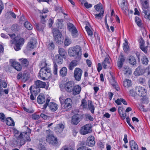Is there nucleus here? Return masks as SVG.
<instances>
[{"label":"nucleus","mask_w":150,"mask_h":150,"mask_svg":"<svg viewBox=\"0 0 150 150\" xmlns=\"http://www.w3.org/2000/svg\"><path fill=\"white\" fill-rule=\"evenodd\" d=\"M50 98L49 96H47V98L46 99V100L45 103L43 105V107L42 109H45L47 107L48 103L50 101Z\"/></svg>","instance_id":"603ef678"},{"label":"nucleus","mask_w":150,"mask_h":150,"mask_svg":"<svg viewBox=\"0 0 150 150\" xmlns=\"http://www.w3.org/2000/svg\"><path fill=\"white\" fill-rule=\"evenodd\" d=\"M82 71L79 68H76L75 69L74 72V76L75 79L77 81L81 80Z\"/></svg>","instance_id":"9b49d317"},{"label":"nucleus","mask_w":150,"mask_h":150,"mask_svg":"<svg viewBox=\"0 0 150 150\" xmlns=\"http://www.w3.org/2000/svg\"><path fill=\"white\" fill-rule=\"evenodd\" d=\"M94 8L98 12H100L101 11H104L103 9L102 4L100 3L94 6Z\"/></svg>","instance_id":"37998d69"},{"label":"nucleus","mask_w":150,"mask_h":150,"mask_svg":"<svg viewBox=\"0 0 150 150\" xmlns=\"http://www.w3.org/2000/svg\"><path fill=\"white\" fill-rule=\"evenodd\" d=\"M67 28L71 33L72 35L74 37H76L78 36L77 30L73 24L70 23H68Z\"/></svg>","instance_id":"0eeeda50"},{"label":"nucleus","mask_w":150,"mask_h":150,"mask_svg":"<svg viewBox=\"0 0 150 150\" xmlns=\"http://www.w3.org/2000/svg\"><path fill=\"white\" fill-rule=\"evenodd\" d=\"M91 131V125L88 124L83 126L81 129L80 133L83 135H85L90 133Z\"/></svg>","instance_id":"9d476101"},{"label":"nucleus","mask_w":150,"mask_h":150,"mask_svg":"<svg viewBox=\"0 0 150 150\" xmlns=\"http://www.w3.org/2000/svg\"><path fill=\"white\" fill-rule=\"evenodd\" d=\"M142 63L145 64V65H146L148 64V58L146 57V56H144L143 57L142 59Z\"/></svg>","instance_id":"4d7b16f0"},{"label":"nucleus","mask_w":150,"mask_h":150,"mask_svg":"<svg viewBox=\"0 0 150 150\" xmlns=\"http://www.w3.org/2000/svg\"><path fill=\"white\" fill-rule=\"evenodd\" d=\"M40 118V116L38 115L33 114L32 115V119L34 120H38Z\"/></svg>","instance_id":"052dcab7"},{"label":"nucleus","mask_w":150,"mask_h":150,"mask_svg":"<svg viewBox=\"0 0 150 150\" xmlns=\"http://www.w3.org/2000/svg\"><path fill=\"white\" fill-rule=\"evenodd\" d=\"M86 117L87 119H88L91 121H93V118L90 115L87 114L86 115Z\"/></svg>","instance_id":"680f3d73"},{"label":"nucleus","mask_w":150,"mask_h":150,"mask_svg":"<svg viewBox=\"0 0 150 150\" xmlns=\"http://www.w3.org/2000/svg\"><path fill=\"white\" fill-rule=\"evenodd\" d=\"M54 61V64H56V63H57L58 64H61L62 63L63 60L58 54H57L55 56Z\"/></svg>","instance_id":"bb28decb"},{"label":"nucleus","mask_w":150,"mask_h":150,"mask_svg":"<svg viewBox=\"0 0 150 150\" xmlns=\"http://www.w3.org/2000/svg\"><path fill=\"white\" fill-rule=\"evenodd\" d=\"M104 13V11H101L99 13L94 14L95 18L97 20H100L102 18Z\"/></svg>","instance_id":"a19ab883"},{"label":"nucleus","mask_w":150,"mask_h":150,"mask_svg":"<svg viewBox=\"0 0 150 150\" xmlns=\"http://www.w3.org/2000/svg\"><path fill=\"white\" fill-rule=\"evenodd\" d=\"M58 52L61 56L62 57L64 58H66L67 56V53L65 50L63 48H59Z\"/></svg>","instance_id":"2f4dec72"},{"label":"nucleus","mask_w":150,"mask_h":150,"mask_svg":"<svg viewBox=\"0 0 150 150\" xmlns=\"http://www.w3.org/2000/svg\"><path fill=\"white\" fill-rule=\"evenodd\" d=\"M121 100L122 98H118L115 101V102L117 105H120L121 104Z\"/></svg>","instance_id":"338daca9"},{"label":"nucleus","mask_w":150,"mask_h":150,"mask_svg":"<svg viewBox=\"0 0 150 150\" xmlns=\"http://www.w3.org/2000/svg\"><path fill=\"white\" fill-rule=\"evenodd\" d=\"M6 117L4 114L3 113H0V119L1 121L4 122L5 121Z\"/></svg>","instance_id":"bf43d9fd"},{"label":"nucleus","mask_w":150,"mask_h":150,"mask_svg":"<svg viewBox=\"0 0 150 150\" xmlns=\"http://www.w3.org/2000/svg\"><path fill=\"white\" fill-rule=\"evenodd\" d=\"M129 95L132 96H135L137 95V91L135 89L130 90L129 91Z\"/></svg>","instance_id":"de8ad7c7"},{"label":"nucleus","mask_w":150,"mask_h":150,"mask_svg":"<svg viewBox=\"0 0 150 150\" xmlns=\"http://www.w3.org/2000/svg\"><path fill=\"white\" fill-rule=\"evenodd\" d=\"M52 33L56 42L61 44L62 43L63 39L61 37L62 34L60 32L57 28H54L52 30Z\"/></svg>","instance_id":"39448f33"},{"label":"nucleus","mask_w":150,"mask_h":150,"mask_svg":"<svg viewBox=\"0 0 150 150\" xmlns=\"http://www.w3.org/2000/svg\"><path fill=\"white\" fill-rule=\"evenodd\" d=\"M25 27L29 30H30L32 29L33 27L28 22H26L24 24Z\"/></svg>","instance_id":"8fccbe9b"},{"label":"nucleus","mask_w":150,"mask_h":150,"mask_svg":"<svg viewBox=\"0 0 150 150\" xmlns=\"http://www.w3.org/2000/svg\"><path fill=\"white\" fill-rule=\"evenodd\" d=\"M125 61L124 57L122 55H120L119 57L118 62L117 66L118 67L120 68H121L123 64V63Z\"/></svg>","instance_id":"412c9836"},{"label":"nucleus","mask_w":150,"mask_h":150,"mask_svg":"<svg viewBox=\"0 0 150 150\" xmlns=\"http://www.w3.org/2000/svg\"><path fill=\"white\" fill-rule=\"evenodd\" d=\"M84 6L87 8H91L92 7V5L91 4H89L88 2L84 3Z\"/></svg>","instance_id":"0e129e2a"},{"label":"nucleus","mask_w":150,"mask_h":150,"mask_svg":"<svg viewBox=\"0 0 150 150\" xmlns=\"http://www.w3.org/2000/svg\"><path fill=\"white\" fill-rule=\"evenodd\" d=\"M135 21L137 23V25L139 26H140L142 24L140 18L137 17H136L135 18Z\"/></svg>","instance_id":"6e6d98bb"},{"label":"nucleus","mask_w":150,"mask_h":150,"mask_svg":"<svg viewBox=\"0 0 150 150\" xmlns=\"http://www.w3.org/2000/svg\"><path fill=\"white\" fill-rule=\"evenodd\" d=\"M64 106L67 108L71 107L72 104L71 100L69 98H67L64 102Z\"/></svg>","instance_id":"7c9ffc66"},{"label":"nucleus","mask_w":150,"mask_h":150,"mask_svg":"<svg viewBox=\"0 0 150 150\" xmlns=\"http://www.w3.org/2000/svg\"><path fill=\"white\" fill-rule=\"evenodd\" d=\"M55 131L57 133H61L64 128V126L62 124L57 125L55 127Z\"/></svg>","instance_id":"5701e85b"},{"label":"nucleus","mask_w":150,"mask_h":150,"mask_svg":"<svg viewBox=\"0 0 150 150\" xmlns=\"http://www.w3.org/2000/svg\"><path fill=\"white\" fill-rule=\"evenodd\" d=\"M110 62L109 61V58L108 57H106L104 61L102 63V66L105 69L110 67Z\"/></svg>","instance_id":"aec40b11"},{"label":"nucleus","mask_w":150,"mask_h":150,"mask_svg":"<svg viewBox=\"0 0 150 150\" xmlns=\"http://www.w3.org/2000/svg\"><path fill=\"white\" fill-rule=\"evenodd\" d=\"M12 66L17 71H20L22 69L21 66L18 62H13L12 63Z\"/></svg>","instance_id":"c85d7f7f"},{"label":"nucleus","mask_w":150,"mask_h":150,"mask_svg":"<svg viewBox=\"0 0 150 150\" xmlns=\"http://www.w3.org/2000/svg\"><path fill=\"white\" fill-rule=\"evenodd\" d=\"M20 27L17 25L14 24L12 26L11 29L12 33H16L20 29Z\"/></svg>","instance_id":"ea45409f"},{"label":"nucleus","mask_w":150,"mask_h":150,"mask_svg":"<svg viewBox=\"0 0 150 150\" xmlns=\"http://www.w3.org/2000/svg\"><path fill=\"white\" fill-rule=\"evenodd\" d=\"M81 90V87L79 85H74V87L72 91L73 94L74 95H76L80 93Z\"/></svg>","instance_id":"a211bd4d"},{"label":"nucleus","mask_w":150,"mask_h":150,"mask_svg":"<svg viewBox=\"0 0 150 150\" xmlns=\"http://www.w3.org/2000/svg\"><path fill=\"white\" fill-rule=\"evenodd\" d=\"M46 140L47 142L52 144H56L57 142L56 138L52 134H48Z\"/></svg>","instance_id":"4468645a"},{"label":"nucleus","mask_w":150,"mask_h":150,"mask_svg":"<svg viewBox=\"0 0 150 150\" xmlns=\"http://www.w3.org/2000/svg\"><path fill=\"white\" fill-rule=\"evenodd\" d=\"M79 61L76 59L72 61L69 65V70H72L78 64Z\"/></svg>","instance_id":"6ab92c4d"},{"label":"nucleus","mask_w":150,"mask_h":150,"mask_svg":"<svg viewBox=\"0 0 150 150\" xmlns=\"http://www.w3.org/2000/svg\"><path fill=\"white\" fill-rule=\"evenodd\" d=\"M68 53L70 57H74L75 59L80 61L82 55L81 48L79 46L70 47L68 50Z\"/></svg>","instance_id":"f03ea898"},{"label":"nucleus","mask_w":150,"mask_h":150,"mask_svg":"<svg viewBox=\"0 0 150 150\" xmlns=\"http://www.w3.org/2000/svg\"><path fill=\"white\" fill-rule=\"evenodd\" d=\"M81 106L83 108H87V103L85 99H82Z\"/></svg>","instance_id":"09e8293b"},{"label":"nucleus","mask_w":150,"mask_h":150,"mask_svg":"<svg viewBox=\"0 0 150 150\" xmlns=\"http://www.w3.org/2000/svg\"><path fill=\"white\" fill-rule=\"evenodd\" d=\"M129 145L131 150H137L138 146L136 142L132 140L129 142Z\"/></svg>","instance_id":"cd10ccee"},{"label":"nucleus","mask_w":150,"mask_h":150,"mask_svg":"<svg viewBox=\"0 0 150 150\" xmlns=\"http://www.w3.org/2000/svg\"><path fill=\"white\" fill-rule=\"evenodd\" d=\"M135 90L137 91V94L140 96L144 97L146 95L147 91L143 87L137 86Z\"/></svg>","instance_id":"f8f14e48"},{"label":"nucleus","mask_w":150,"mask_h":150,"mask_svg":"<svg viewBox=\"0 0 150 150\" xmlns=\"http://www.w3.org/2000/svg\"><path fill=\"white\" fill-rule=\"evenodd\" d=\"M35 26L36 29L39 31H41L42 30V28H41V26L39 24L36 23Z\"/></svg>","instance_id":"69168bd1"},{"label":"nucleus","mask_w":150,"mask_h":150,"mask_svg":"<svg viewBox=\"0 0 150 150\" xmlns=\"http://www.w3.org/2000/svg\"><path fill=\"white\" fill-rule=\"evenodd\" d=\"M39 75L43 80H45L46 77H50L51 75L50 69L47 67L41 68L40 71Z\"/></svg>","instance_id":"20e7f679"},{"label":"nucleus","mask_w":150,"mask_h":150,"mask_svg":"<svg viewBox=\"0 0 150 150\" xmlns=\"http://www.w3.org/2000/svg\"><path fill=\"white\" fill-rule=\"evenodd\" d=\"M102 69V66L100 63H98V64L97 70L98 72L100 71Z\"/></svg>","instance_id":"774afa93"},{"label":"nucleus","mask_w":150,"mask_h":150,"mask_svg":"<svg viewBox=\"0 0 150 150\" xmlns=\"http://www.w3.org/2000/svg\"><path fill=\"white\" fill-rule=\"evenodd\" d=\"M120 3L119 5L121 8L123 12L125 14H126L129 12V8L126 0H120Z\"/></svg>","instance_id":"1a4fd4ad"},{"label":"nucleus","mask_w":150,"mask_h":150,"mask_svg":"<svg viewBox=\"0 0 150 150\" xmlns=\"http://www.w3.org/2000/svg\"><path fill=\"white\" fill-rule=\"evenodd\" d=\"M22 65L23 66L27 67L29 64V62L27 59L25 58H22L19 59Z\"/></svg>","instance_id":"58836bf2"},{"label":"nucleus","mask_w":150,"mask_h":150,"mask_svg":"<svg viewBox=\"0 0 150 150\" xmlns=\"http://www.w3.org/2000/svg\"><path fill=\"white\" fill-rule=\"evenodd\" d=\"M148 70V69H144L140 67H138L135 69V70L134 72V74L136 76H139L140 75H142L144 74L147 72L146 75H148L149 74V72Z\"/></svg>","instance_id":"423d86ee"},{"label":"nucleus","mask_w":150,"mask_h":150,"mask_svg":"<svg viewBox=\"0 0 150 150\" xmlns=\"http://www.w3.org/2000/svg\"><path fill=\"white\" fill-rule=\"evenodd\" d=\"M29 77V74L28 73H24L22 75V81L25 82L28 79Z\"/></svg>","instance_id":"c03bdc74"},{"label":"nucleus","mask_w":150,"mask_h":150,"mask_svg":"<svg viewBox=\"0 0 150 150\" xmlns=\"http://www.w3.org/2000/svg\"><path fill=\"white\" fill-rule=\"evenodd\" d=\"M35 83L36 86L38 88H44L46 86L45 82H42L40 80H38L35 81Z\"/></svg>","instance_id":"393cba45"},{"label":"nucleus","mask_w":150,"mask_h":150,"mask_svg":"<svg viewBox=\"0 0 150 150\" xmlns=\"http://www.w3.org/2000/svg\"><path fill=\"white\" fill-rule=\"evenodd\" d=\"M109 81L110 83L111 84V85L115 88L116 90H118V89H117V88H118L117 87V85L115 79V78L114 77H110L109 78Z\"/></svg>","instance_id":"72a5a7b5"},{"label":"nucleus","mask_w":150,"mask_h":150,"mask_svg":"<svg viewBox=\"0 0 150 150\" xmlns=\"http://www.w3.org/2000/svg\"><path fill=\"white\" fill-rule=\"evenodd\" d=\"M132 85V82L131 80L126 79L124 81L123 85L125 87L128 88Z\"/></svg>","instance_id":"e433bc0d"},{"label":"nucleus","mask_w":150,"mask_h":150,"mask_svg":"<svg viewBox=\"0 0 150 150\" xmlns=\"http://www.w3.org/2000/svg\"><path fill=\"white\" fill-rule=\"evenodd\" d=\"M148 0H141V3L142 5L143 12L145 15H146L147 12L148 4L147 1Z\"/></svg>","instance_id":"2eb2a0df"},{"label":"nucleus","mask_w":150,"mask_h":150,"mask_svg":"<svg viewBox=\"0 0 150 150\" xmlns=\"http://www.w3.org/2000/svg\"><path fill=\"white\" fill-rule=\"evenodd\" d=\"M46 45L49 50H52L54 48V44L52 42H47Z\"/></svg>","instance_id":"a18cd8bd"},{"label":"nucleus","mask_w":150,"mask_h":150,"mask_svg":"<svg viewBox=\"0 0 150 150\" xmlns=\"http://www.w3.org/2000/svg\"><path fill=\"white\" fill-rule=\"evenodd\" d=\"M24 129L26 131L21 133L17 137L18 144L21 146L24 144L26 142H30L31 141L29 136L31 132L30 129L27 127H24Z\"/></svg>","instance_id":"f257e3e1"},{"label":"nucleus","mask_w":150,"mask_h":150,"mask_svg":"<svg viewBox=\"0 0 150 150\" xmlns=\"http://www.w3.org/2000/svg\"><path fill=\"white\" fill-rule=\"evenodd\" d=\"M74 144L72 142V144L63 146L60 150H74Z\"/></svg>","instance_id":"f3484780"},{"label":"nucleus","mask_w":150,"mask_h":150,"mask_svg":"<svg viewBox=\"0 0 150 150\" xmlns=\"http://www.w3.org/2000/svg\"><path fill=\"white\" fill-rule=\"evenodd\" d=\"M75 84L72 81H69L64 84V89L67 92L71 93L72 91Z\"/></svg>","instance_id":"6e6552de"},{"label":"nucleus","mask_w":150,"mask_h":150,"mask_svg":"<svg viewBox=\"0 0 150 150\" xmlns=\"http://www.w3.org/2000/svg\"><path fill=\"white\" fill-rule=\"evenodd\" d=\"M79 122V118L78 115H75L72 116L71 120V123L72 124L76 125Z\"/></svg>","instance_id":"b1692460"},{"label":"nucleus","mask_w":150,"mask_h":150,"mask_svg":"<svg viewBox=\"0 0 150 150\" xmlns=\"http://www.w3.org/2000/svg\"><path fill=\"white\" fill-rule=\"evenodd\" d=\"M37 43V41L35 39H32L28 43L27 45L28 49L30 50L35 48L36 47Z\"/></svg>","instance_id":"ddd939ff"},{"label":"nucleus","mask_w":150,"mask_h":150,"mask_svg":"<svg viewBox=\"0 0 150 150\" xmlns=\"http://www.w3.org/2000/svg\"><path fill=\"white\" fill-rule=\"evenodd\" d=\"M125 42L124 43L123 48L125 52H127L129 50V47L128 44L126 40H125Z\"/></svg>","instance_id":"49530a36"},{"label":"nucleus","mask_w":150,"mask_h":150,"mask_svg":"<svg viewBox=\"0 0 150 150\" xmlns=\"http://www.w3.org/2000/svg\"><path fill=\"white\" fill-rule=\"evenodd\" d=\"M37 101L39 104H43L45 101V99L44 95H39L37 98Z\"/></svg>","instance_id":"a878e982"},{"label":"nucleus","mask_w":150,"mask_h":150,"mask_svg":"<svg viewBox=\"0 0 150 150\" xmlns=\"http://www.w3.org/2000/svg\"><path fill=\"white\" fill-rule=\"evenodd\" d=\"M88 105L89 110L91 111V112L93 113L94 110V107L93 105L92 102L90 100H88Z\"/></svg>","instance_id":"4c0bfd02"},{"label":"nucleus","mask_w":150,"mask_h":150,"mask_svg":"<svg viewBox=\"0 0 150 150\" xmlns=\"http://www.w3.org/2000/svg\"><path fill=\"white\" fill-rule=\"evenodd\" d=\"M24 42V39L23 38L19 37H15L14 42V44L15 45L14 46L15 50L16 51L20 50Z\"/></svg>","instance_id":"7ed1b4c3"},{"label":"nucleus","mask_w":150,"mask_h":150,"mask_svg":"<svg viewBox=\"0 0 150 150\" xmlns=\"http://www.w3.org/2000/svg\"><path fill=\"white\" fill-rule=\"evenodd\" d=\"M6 124L8 126H13L15 125L13 120L11 117L7 118L6 120Z\"/></svg>","instance_id":"f704fd0d"},{"label":"nucleus","mask_w":150,"mask_h":150,"mask_svg":"<svg viewBox=\"0 0 150 150\" xmlns=\"http://www.w3.org/2000/svg\"><path fill=\"white\" fill-rule=\"evenodd\" d=\"M95 144V138L93 136H90L87 138L86 145L89 146H93Z\"/></svg>","instance_id":"dca6fc26"},{"label":"nucleus","mask_w":150,"mask_h":150,"mask_svg":"<svg viewBox=\"0 0 150 150\" xmlns=\"http://www.w3.org/2000/svg\"><path fill=\"white\" fill-rule=\"evenodd\" d=\"M129 63L132 65H135L136 64L135 58L132 56H130L128 59Z\"/></svg>","instance_id":"c9c22d12"},{"label":"nucleus","mask_w":150,"mask_h":150,"mask_svg":"<svg viewBox=\"0 0 150 150\" xmlns=\"http://www.w3.org/2000/svg\"><path fill=\"white\" fill-rule=\"evenodd\" d=\"M67 70L65 67H62L60 71V73L61 76H65L67 74Z\"/></svg>","instance_id":"79ce46f5"},{"label":"nucleus","mask_w":150,"mask_h":150,"mask_svg":"<svg viewBox=\"0 0 150 150\" xmlns=\"http://www.w3.org/2000/svg\"><path fill=\"white\" fill-rule=\"evenodd\" d=\"M47 64L45 61H42L40 64V67L41 68H46L47 67Z\"/></svg>","instance_id":"13d9d810"},{"label":"nucleus","mask_w":150,"mask_h":150,"mask_svg":"<svg viewBox=\"0 0 150 150\" xmlns=\"http://www.w3.org/2000/svg\"><path fill=\"white\" fill-rule=\"evenodd\" d=\"M48 107L52 112H54L56 111L58 108V105L54 103H50L49 104Z\"/></svg>","instance_id":"4be33fe9"},{"label":"nucleus","mask_w":150,"mask_h":150,"mask_svg":"<svg viewBox=\"0 0 150 150\" xmlns=\"http://www.w3.org/2000/svg\"><path fill=\"white\" fill-rule=\"evenodd\" d=\"M123 71L124 74L127 76L131 75L132 72L131 69L127 66L124 67Z\"/></svg>","instance_id":"473e14b6"},{"label":"nucleus","mask_w":150,"mask_h":150,"mask_svg":"<svg viewBox=\"0 0 150 150\" xmlns=\"http://www.w3.org/2000/svg\"><path fill=\"white\" fill-rule=\"evenodd\" d=\"M53 23V20L51 18H50L48 21V26L49 27H51Z\"/></svg>","instance_id":"e2e57ef3"},{"label":"nucleus","mask_w":150,"mask_h":150,"mask_svg":"<svg viewBox=\"0 0 150 150\" xmlns=\"http://www.w3.org/2000/svg\"><path fill=\"white\" fill-rule=\"evenodd\" d=\"M71 41L70 39L68 37H66L64 41L65 45L68 46L71 44Z\"/></svg>","instance_id":"5fc2aeb1"},{"label":"nucleus","mask_w":150,"mask_h":150,"mask_svg":"<svg viewBox=\"0 0 150 150\" xmlns=\"http://www.w3.org/2000/svg\"><path fill=\"white\" fill-rule=\"evenodd\" d=\"M58 67L56 64H54L53 68V73L55 75H57V74Z\"/></svg>","instance_id":"864d4df0"},{"label":"nucleus","mask_w":150,"mask_h":150,"mask_svg":"<svg viewBox=\"0 0 150 150\" xmlns=\"http://www.w3.org/2000/svg\"><path fill=\"white\" fill-rule=\"evenodd\" d=\"M85 29L89 36H91L93 35V32L88 26H86Z\"/></svg>","instance_id":"3c124183"},{"label":"nucleus","mask_w":150,"mask_h":150,"mask_svg":"<svg viewBox=\"0 0 150 150\" xmlns=\"http://www.w3.org/2000/svg\"><path fill=\"white\" fill-rule=\"evenodd\" d=\"M29 89L30 90L31 93H34V94H36L40 92V89L36 86L35 87L33 86H31Z\"/></svg>","instance_id":"c756f323"}]
</instances>
